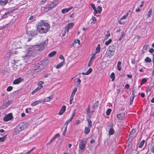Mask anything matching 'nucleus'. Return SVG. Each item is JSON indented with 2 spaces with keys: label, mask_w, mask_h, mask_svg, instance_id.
I'll use <instances>...</instances> for the list:
<instances>
[{
  "label": "nucleus",
  "mask_w": 154,
  "mask_h": 154,
  "mask_svg": "<svg viewBox=\"0 0 154 154\" xmlns=\"http://www.w3.org/2000/svg\"><path fill=\"white\" fill-rule=\"evenodd\" d=\"M8 0H0V5L4 6L8 2Z\"/></svg>",
  "instance_id": "22"
},
{
  "label": "nucleus",
  "mask_w": 154,
  "mask_h": 154,
  "mask_svg": "<svg viewBox=\"0 0 154 154\" xmlns=\"http://www.w3.org/2000/svg\"><path fill=\"white\" fill-rule=\"evenodd\" d=\"M38 90L36 88L35 89H34L33 91L31 93V94H34L36 92L38 91Z\"/></svg>",
  "instance_id": "59"
},
{
  "label": "nucleus",
  "mask_w": 154,
  "mask_h": 154,
  "mask_svg": "<svg viewBox=\"0 0 154 154\" xmlns=\"http://www.w3.org/2000/svg\"><path fill=\"white\" fill-rule=\"evenodd\" d=\"M91 128L88 126H86L85 127L84 129V133L86 134H88L90 131V129Z\"/></svg>",
  "instance_id": "19"
},
{
  "label": "nucleus",
  "mask_w": 154,
  "mask_h": 154,
  "mask_svg": "<svg viewBox=\"0 0 154 154\" xmlns=\"http://www.w3.org/2000/svg\"><path fill=\"white\" fill-rule=\"evenodd\" d=\"M47 44L45 42V41L44 42L40 43L37 46L38 47V50L39 51H42L43 50L44 47Z\"/></svg>",
  "instance_id": "10"
},
{
  "label": "nucleus",
  "mask_w": 154,
  "mask_h": 154,
  "mask_svg": "<svg viewBox=\"0 0 154 154\" xmlns=\"http://www.w3.org/2000/svg\"><path fill=\"white\" fill-rule=\"evenodd\" d=\"M56 51H53L50 53L49 54L48 56L50 57H52L54 56L56 54Z\"/></svg>",
  "instance_id": "27"
},
{
  "label": "nucleus",
  "mask_w": 154,
  "mask_h": 154,
  "mask_svg": "<svg viewBox=\"0 0 154 154\" xmlns=\"http://www.w3.org/2000/svg\"><path fill=\"white\" fill-rule=\"evenodd\" d=\"M73 97L70 96V100H69V104H71L72 103V101L73 99Z\"/></svg>",
  "instance_id": "55"
},
{
  "label": "nucleus",
  "mask_w": 154,
  "mask_h": 154,
  "mask_svg": "<svg viewBox=\"0 0 154 154\" xmlns=\"http://www.w3.org/2000/svg\"><path fill=\"white\" fill-rule=\"evenodd\" d=\"M114 130L113 128H110L109 131V135H112L114 134Z\"/></svg>",
  "instance_id": "28"
},
{
  "label": "nucleus",
  "mask_w": 154,
  "mask_h": 154,
  "mask_svg": "<svg viewBox=\"0 0 154 154\" xmlns=\"http://www.w3.org/2000/svg\"><path fill=\"white\" fill-rule=\"evenodd\" d=\"M117 117L119 119L124 120L125 119V113L122 112L118 114Z\"/></svg>",
  "instance_id": "13"
},
{
  "label": "nucleus",
  "mask_w": 154,
  "mask_h": 154,
  "mask_svg": "<svg viewBox=\"0 0 154 154\" xmlns=\"http://www.w3.org/2000/svg\"><path fill=\"white\" fill-rule=\"evenodd\" d=\"M149 47V45H145L143 46V49L145 50H146Z\"/></svg>",
  "instance_id": "51"
},
{
  "label": "nucleus",
  "mask_w": 154,
  "mask_h": 154,
  "mask_svg": "<svg viewBox=\"0 0 154 154\" xmlns=\"http://www.w3.org/2000/svg\"><path fill=\"white\" fill-rule=\"evenodd\" d=\"M74 25V23L73 22H71L66 25L64 29L66 30L67 33H69V30L71 29L73 27Z\"/></svg>",
  "instance_id": "6"
},
{
  "label": "nucleus",
  "mask_w": 154,
  "mask_h": 154,
  "mask_svg": "<svg viewBox=\"0 0 154 154\" xmlns=\"http://www.w3.org/2000/svg\"><path fill=\"white\" fill-rule=\"evenodd\" d=\"M122 63L120 61H118L117 64V67L118 70L120 71L122 69V67L121 66Z\"/></svg>",
  "instance_id": "25"
},
{
  "label": "nucleus",
  "mask_w": 154,
  "mask_h": 154,
  "mask_svg": "<svg viewBox=\"0 0 154 154\" xmlns=\"http://www.w3.org/2000/svg\"><path fill=\"white\" fill-rule=\"evenodd\" d=\"M30 34L32 36H34L37 35L36 31L34 30V31H32L30 32Z\"/></svg>",
  "instance_id": "37"
},
{
  "label": "nucleus",
  "mask_w": 154,
  "mask_h": 154,
  "mask_svg": "<svg viewBox=\"0 0 154 154\" xmlns=\"http://www.w3.org/2000/svg\"><path fill=\"white\" fill-rule=\"evenodd\" d=\"M59 3V2L58 0H54L50 3L47 6L45 7L44 9V10L46 12L50 11L54 7L57 6Z\"/></svg>",
  "instance_id": "4"
},
{
  "label": "nucleus",
  "mask_w": 154,
  "mask_h": 154,
  "mask_svg": "<svg viewBox=\"0 0 154 154\" xmlns=\"http://www.w3.org/2000/svg\"><path fill=\"white\" fill-rule=\"evenodd\" d=\"M66 109V106H63L61 108V109H60V112L58 113V114L60 115H62L64 113V112L65 111Z\"/></svg>",
  "instance_id": "17"
},
{
  "label": "nucleus",
  "mask_w": 154,
  "mask_h": 154,
  "mask_svg": "<svg viewBox=\"0 0 154 154\" xmlns=\"http://www.w3.org/2000/svg\"><path fill=\"white\" fill-rule=\"evenodd\" d=\"M13 119V116L12 113H9L6 115L3 118V120L5 122L10 121Z\"/></svg>",
  "instance_id": "8"
},
{
  "label": "nucleus",
  "mask_w": 154,
  "mask_h": 154,
  "mask_svg": "<svg viewBox=\"0 0 154 154\" xmlns=\"http://www.w3.org/2000/svg\"><path fill=\"white\" fill-rule=\"evenodd\" d=\"M77 91V88L75 87V88L73 90L72 93L71 94V96L73 97H74V96L75 94V92Z\"/></svg>",
  "instance_id": "32"
},
{
  "label": "nucleus",
  "mask_w": 154,
  "mask_h": 154,
  "mask_svg": "<svg viewBox=\"0 0 154 154\" xmlns=\"http://www.w3.org/2000/svg\"><path fill=\"white\" fill-rule=\"evenodd\" d=\"M10 12L9 11H7L1 17V18H6L8 17L7 16V15L9 14Z\"/></svg>",
  "instance_id": "36"
},
{
  "label": "nucleus",
  "mask_w": 154,
  "mask_h": 154,
  "mask_svg": "<svg viewBox=\"0 0 154 154\" xmlns=\"http://www.w3.org/2000/svg\"><path fill=\"white\" fill-rule=\"evenodd\" d=\"M91 19L92 21L91 22V24H95L97 21V20L96 17H92Z\"/></svg>",
  "instance_id": "33"
},
{
  "label": "nucleus",
  "mask_w": 154,
  "mask_h": 154,
  "mask_svg": "<svg viewBox=\"0 0 154 154\" xmlns=\"http://www.w3.org/2000/svg\"><path fill=\"white\" fill-rule=\"evenodd\" d=\"M27 127V124L23 122H20L17 125L15 129V132L17 134L26 129Z\"/></svg>",
  "instance_id": "3"
},
{
  "label": "nucleus",
  "mask_w": 154,
  "mask_h": 154,
  "mask_svg": "<svg viewBox=\"0 0 154 154\" xmlns=\"http://www.w3.org/2000/svg\"><path fill=\"white\" fill-rule=\"evenodd\" d=\"M81 82V80L79 79H77V83L78 85H79Z\"/></svg>",
  "instance_id": "62"
},
{
  "label": "nucleus",
  "mask_w": 154,
  "mask_h": 154,
  "mask_svg": "<svg viewBox=\"0 0 154 154\" xmlns=\"http://www.w3.org/2000/svg\"><path fill=\"white\" fill-rule=\"evenodd\" d=\"M13 89V87L11 86H9L6 89V90L7 91H10Z\"/></svg>",
  "instance_id": "40"
},
{
  "label": "nucleus",
  "mask_w": 154,
  "mask_h": 154,
  "mask_svg": "<svg viewBox=\"0 0 154 154\" xmlns=\"http://www.w3.org/2000/svg\"><path fill=\"white\" fill-rule=\"evenodd\" d=\"M98 101H97L95 102L94 103L93 106L92 108L93 109H97L98 106Z\"/></svg>",
  "instance_id": "23"
},
{
  "label": "nucleus",
  "mask_w": 154,
  "mask_h": 154,
  "mask_svg": "<svg viewBox=\"0 0 154 154\" xmlns=\"http://www.w3.org/2000/svg\"><path fill=\"white\" fill-rule=\"evenodd\" d=\"M147 63H150L152 62V60L149 57H147L144 60Z\"/></svg>",
  "instance_id": "30"
},
{
  "label": "nucleus",
  "mask_w": 154,
  "mask_h": 154,
  "mask_svg": "<svg viewBox=\"0 0 154 154\" xmlns=\"http://www.w3.org/2000/svg\"><path fill=\"white\" fill-rule=\"evenodd\" d=\"M154 50L153 48H151L149 50V51L150 53H152L153 52Z\"/></svg>",
  "instance_id": "63"
},
{
  "label": "nucleus",
  "mask_w": 154,
  "mask_h": 154,
  "mask_svg": "<svg viewBox=\"0 0 154 154\" xmlns=\"http://www.w3.org/2000/svg\"><path fill=\"white\" fill-rule=\"evenodd\" d=\"M108 50H107L106 54L107 57L110 58L114 55L115 53L116 47L114 45H110L108 48Z\"/></svg>",
  "instance_id": "2"
},
{
  "label": "nucleus",
  "mask_w": 154,
  "mask_h": 154,
  "mask_svg": "<svg viewBox=\"0 0 154 154\" xmlns=\"http://www.w3.org/2000/svg\"><path fill=\"white\" fill-rule=\"evenodd\" d=\"M110 78L112 79V81H113L115 79V75L114 72H112L110 75Z\"/></svg>",
  "instance_id": "34"
},
{
  "label": "nucleus",
  "mask_w": 154,
  "mask_h": 154,
  "mask_svg": "<svg viewBox=\"0 0 154 154\" xmlns=\"http://www.w3.org/2000/svg\"><path fill=\"white\" fill-rule=\"evenodd\" d=\"M65 63V61H64V60H63V61L60 63H59V64H57L56 66V68H57V69H59L61 67H62L63 64H64V63Z\"/></svg>",
  "instance_id": "26"
},
{
  "label": "nucleus",
  "mask_w": 154,
  "mask_h": 154,
  "mask_svg": "<svg viewBox=\"0 0 154 154\" xmlns=\"http://www.w3.org/2000/svg\"><path fill=\"white\" fill-rule=\"evenodd\" d=\"M145 142V140H142L139 144V145L138 146L140 148H141L143 146Z\"/></svg>",
  "instance_id": "31"
},
{
  "label": "nucleus",
  "mask_w": 154,
  "mask_h": 154,
  "mask_svg": "<svg viewBox=\"0 0 154 154\" xmlns=\"http://www.w3.org/2000/svg\"><path fill=\"white\" fill-rule=\"evenodd\" d=\"M128 13H126L125 14L122 16L121 18V20H124L126 19L128 16Z\"/></svg>",
  "instance_id": "44"
},
{
  "label": "nucleus",
  "mask_w": 154,
  "mask_h": 154,
  "mask_svg": "<svg viewBox=\"0 0 154 154\" xmlns=\"http://www.w3.org/2000/svg\"><path fill=\"white\" fill-rule=\"evenodd\" d=\"M73 8L72 6H71L67 8L63 9L62 10L61 12L63 14L66 13L71 10Z\"/></svg>",
  "instance_id": "14"
},
{
  "label": "nucleus",
  "mask_w": 154,
  "mask_h": 154,
  "mask_svg": "<svg viewBox=\"0 0 154 154\" xmlns=\"http://www.w3.org/2000/svg\"><path fill=\"white\" fill-rule=\"evenodd\" d=\"M96 54L95 53H94L92 54V56L90 58V60H93L96 57V55L95 54Z\"/></svg>",
  "instance_id": "50"
},
{
  "label": "nucleus",
  "mask_w": 154,
  "mask_h": 154,
  "mask_svg": "<svg viewBox=\"0 0 154 154\" xmlns=\"http://www.w3.org/2000/svg\"><path fill=\"white\" fill-rule=\"evenodd\" d=\"M60 135L59 134L57 133L52 138L53 140H54L57 137H60Z\"/></svg>",
  "instance_id": "43"
},
{
  "label": "nucleus",
  "mask_w": 154,
  "mask_h": 154,
  "mask_svg": "<svg viewBox=\"0 0 154 154\" xmlns=\"http://www.w3.org/2000/svg\"><path fill=\"white\" fill-rule=\"evenodd\" d=\"M81 121L79 120H77L75 121L74 123V125H78L80 123Z\"/></svg>",
  "instance_id": "46"
},
{
  "label": "nucleus",
  "mask_w": 154,
  "mask_h": 154,
  "mask_svg": "<svg viewBox=\"0 0 154 154\" xmlns=\"http://www.w3.org/2000/svg\"><path fill=\"white\" fill-rule=\"evenodd\" d=\"M92 61L93 60H91L90 59L89 60L88 63V67H90L91 66Z\"/></svg>",
  "instance_id": "53"
},
{
  "label": "nucleus",
  "mask_w": 154,
  "mask_h": 154,
  "mask_svg": "<svg viewBox=\"0 0 154 154\" xmlns=\"http://www.w3.org/2000/svg\"><path fill=\"white\" fill-rule=\"evenodd\" d=\"M112 42V40L111 39H109L105 43V45L107 46L111 43Z\"/></svg>",
  "instance_id": "35"
},
{
  "label": "nucleus",
  "mask_w": 154,
  "mask_h": 154,
  "mask_svg": "<svg viewBox=\"0 0 154 154\" xmlns=\"http://www.w3.org/2000/svg\"><path fill=\"white\" fill-rule=\"evenodd\" d=\"M33 51H32V50L30 49L29 50L28 53V55H31V54L32 53H33Z\"/></svg>",
  "instance_id": "54"
},
{
  "label": "nucleus",
  "mask_w": 154,
  "mask_h": 154,
  "mask_svg": "<svg viewBox=\"0 0 154 154\" xmlns=\"http://www.w3.org/2000/svg\"><path fill=\"white\" fill-rule=\"evenodd\" d=\"M97 10L96 9L95 10L94 13L95 14H100V13L102 11V7L100 6H98L97 7Z\"/></svg>",
  "instance_id": "18"
},
{
  "label": "nucleus",
  "mask_w": 154,
  "mask_h": 154,
  "mask_svg": "<svg viewBox=\"0 0 154 154\" xmlns=\"http://www.w3.org/2000/svg\"><path fill=\"white\" fill-rule=\"evenodd\" d=\"M59 58L61 59V60H63L64 61V60H65V59H64V57H63V56L62 55H60L59 56Z\"/></svg>",
  "instance_id": "57"
},
{
  "label": "nucleus",
  "mask_w": 154,
  "mask_h": 154,
  "mask_svg": "<svg viewBox=\"0 0 154 154\" xmlns=\"http://www.w3.org/2000/svg\"><path fill=\"white\" fill-rule=\"evenodd\" d=\"M131 62L132 64H135V60L134 59H131Z\"/></svg>",
  "instance_id": "64"
},
{
  "label": "nucleus",
  "mask_w": 154,
  "mask_h": 154,
  "mask_svg": "<svg viewBox=\"0 0 154 154\" xmlns=\"http://www.w3.org/2000/svg\"><path fill=\"white\" fill-rule=\"evenodd\" d=\"M134 97H132V96H131L130 98V105H131L133 103V100L134 99Z\"/></svg>",
  "instance_id": "39"
},
{
  "label": "nucleus",
  "mask_w": 154,
  "mask_h": 154,
  "mask_svg": "<svg viewBox=\"0 0 154 154\" xmlns=\"http://www.w3.org/2000/svg\"><path fill=\"white\" fill-rule=\"evenodd\" d=\"M100 45L99 44L97 45V46L96 48L95 53L96 54H98L100 52Z\"/></svg>",
  "instance_id": "24"
},
{
  "label": "nucleus",
  "mask_w": 154,
  "mask_h": 154,
  "mask_svg": "<svg viewBox=\"0 0 154 154\" xmlns=\"http://www.w3.org/2000/svg\"><path fill=\"white\" fill-rule=\"evenodd\" d=\"M67 127L66 126L65 129L63 132V136H65V135L66 133V131L67 130Z\"/></svg>",
  "instance_id": "58"
},
{
  "label": "nucleus",
  "mask_w": 154,
  "mask_h": 154,
  "mask_svg": "<svg viewBox=\"0 0 154 154\" xmlns=\"http://www.w3.org/2000/svg\"><path fill=\"white\" fill-rule=\"evenodd\" d=\"M53 98V97L51 96L48 97H45L42 101L44 103L46 102H49L51 101Z\"/></svg>",
  "instance_id": "21"
},
{
  "label": "nucleus",
  "mask_w": 154,
  "mask_h": 154,
  "mask_svg": "<svg viewBox=\"0 0 154 154\" xmlns=\"http://www.w3.org/2000/svg\"><path fill=\"white\" fill-rule=\"evenodd\" d=\"M152 9H151L149 10V11L148 12V13L147 17H151V16L152 15Z\"/></svg>",
  "instance_id": "41"
},
{
  "label": "nucleus",
  "mask_w": 154,
  "mask_h": 154,
  "mask_svg": "<svg viewBox=\"0 0 154 154\" xmlns=\"http://www.w3.org/2000/svg\"><path fill=\"white\" fill-rule=\"evenodd\" d=\"M111 111H112V110L111 109H110V108L108 109L107 110L106 112V115L107 116L109 115L110 114Z\"/></svg>",
  "instance_id": "38"
},
{
  "label": "nucleus",
  "mask_w": 154,
  "mask_h": 154,
  "mask_svg": "<svg viewBox=\"0 0 154 154\" xmlns=\"http://www.w3.org/2000/svg\"><path fill=\"white\" fill-rule=\"evenodd\" d=\"M23 79L19 77L16 79H15L13 82V84L14 85H18L21 83L23 81Z\"/></svg>",
  "instance_id": "12"
},
{
  "label": "nucleus",
  "mask_w": 154,
  "mask_h": 154,
  "mask_svg": "<svg viewBox=\"0 0 154 154\" xmlns=\"http://www.w3.org/2000/svg\"><path fill=\"white\" fill-rule=\"evenodd\" d=\"M122 20H121V19H120L119 21H118V22L120 24H121V25H123V24H124L125 23V21H122Z\"/></svg>",
  "instance_id": "48"
},
{
  "label": "nucleus",
  "mask_w": 154,
  "mask_h": 154,
  "mask_svg": "<svg viewBox=\"0 0 154 154\" xmlns=\"http://www.w3.org/2000/svg\"><path fill=\"white\" fill-rule=\"evenodd\" d=\"M110 36V34L109 30L107 31L106 35L105 36L104 39H107Z\"/></svg>",
  "instance_id": "29"
},
{
  "label": "nucleus",
  "mask_w": 154,
  "mask_h": 154,
  "mask_svg": "<svg viewBox=\"0 0 154 154\" xmlns=\"http://www.w3.org/2000/svg\"><path fill=\"white\" fill-rule=\"evenodd\" d=\"M108 127H110V128H113V125L112 123L111 124H108L107 125Z\"/></svg>",
  "instance_id": "56"
},
{
  "label": "nucleus",
  "mask_w": 154,
  "mask_h": 154,
  "mask_svg": "<svg viewBox=\"0 0 154 154\" xmlns=\"http://www.w3.org/2000/svg\"><path fill=\"white\" fill-rule=\"evenodd\" d=\"M35 149V148H32L30 150L28 151L26 153L27 154H29L32 151Z\"/></svg>",
  "instance_id": "60"
},
{
  "label": "nucleus",
  "mask_w": 154,
  "mask_h": 154,
  "mask_svg": "<svg viewBox=\"0 0 154 154\" xmlns=\"http://www.w3.org/2000/svg\"><path fill=\"white\" fill-rule=\"evenodd\" d=\"M94 112V111H91L90 109V106L89 105H88V108L86 109V114L87 115V116H89V115H91Z\"/></svg>",
  "instance_id": "16"
},
{
  "label": "nucleus",
  "mask_w": 154,
  "mask_h": 154,
  "mask_svg": "<svg viewBox=\"0 0 154 154\" xmlns=\"http://www.w3.org/2000/svg\"><path fill=\"white\" fill-rule=\"evenodd\" d=\"M8 106L6 105V104L5 103L1 106V108L2 109H5L7 108Z\"/></svg>",
  "instance_id": "52"
},
{
  "label": "nucleus",
  "mask_w": 154,
  "mask_h": 154,
  "mask_svg": "<svg viewBox=\"0 0 154 154\" xmlns=\"http://www.w3.org/2000/svg\"><path fill=\"white\" fill-rule=\"evenodd\" d=\"M36 66L34 68V70L37 72L41 71L44 69L43 66L42 64L37 63Z\"/></svg>",
  "instance_id": "7"
},
{
  "label": "nucleus",
  "mask_w": 154,
  "mask_h": 154,
  "mask_svg": "<svg viewBox=\"0 0 154 154\" xmlns=\"http://www.w3.org/2000/svg\"><path fill=\"white\" fill-rule=\"evenodd\" d=\"M147 80L146 78L143 79L141 80V85H142L143 84L146 82Z\"/></svg>",
  "instance_id": "42"
},
{
  "label": "nucleus",
  "mask_w": 154,
  "mask_h": 154,
  "mask_svg": "<svg viewBox=\"0 0 154 154\" xmlns=\"http://www.w3.org/2000/svg\"><path fill=\"white\" fill-rule=\"evenodd\" d=\"M12 100H9L5 103L6 105L8 106L12 102Z\"/></svg>",
  "instance_id": "45"
},
{
  "label": "nucleus",
  "mask_w": 154,
  "mask_h": 154,
  "mask_svg": "<svg viewBox=\"0 0 154 154\" xmlns=\"http://www.w3.org/2000/svg\"><path fill=\"white\" fill-rule=\"evenodd\" d=\"M42 102V101L40 100L35 101L34 102L32 103L31 104V106H34L38 104L39 103H41Z\"/></svg>",
  "instance_id": "20"
},
{
  "label": "nucleus",
  "mask_w": 154,
  "mask_h": 154,
  "mask_svg": "<svg viewBox=\"0 0 154 154\" xmlns=\"http://www.w3.org/2000/svg\"><path fill=\"white\" fill-rule=\"evenodd\" d=\"M75 113H73L71 115L70 118L68 120H66L64 123V125H66V126L67 127L68 125L72 121L73 118L74 116H75Z\"/></svg>",
  "instance_id": "11"
},
{
  "label": "nucleus",
  "mask_w": 154,
  "mask_h": 154,
  "mask_svg": "<svg viewBox=\"0 0 154 154\" xmlns=\"http://www.w3.org/2000/svg\"><path fill=\"white\" fill-rule=\"evenodd\" d=\"M135 133V131L134 130H132V131L131 132L130 134V135H131V136H133V135H132V134H134Z\"/></svg>",
  "instance_id": "61"
},
{
  "label": "nucleus",
  "mask_w": 154,
  "mask_h": 154,
  "mask_svg": "<svg viewBox=\"0 0 154 154\" xmlns=\"http://www.w3.org/2000/svg\"><path fill=\"white\" fill-rule=\"evenodd\" d=\"M44 83L42 81H40L38 84V87L36 88L38 91L42 89L43 86L42 85Z\"/></svg>",
  "instance_id": "15"
},
{
  "label": "nucleus",
  "mask_w": 154,
  "mask_h": 154,
  "mask_svg": "<svg viewBox=\"0 0 154 154\" xmlns=\"http://www.w3.org/2000/svg\"><path fill=\"white\" fill-rule=\"evenodd\" d=\"M91 117V115L87 116L86 119L88 122V126L91 128L92 127V122L90 119Z\"/></svg>",
  "instance_id": "9"
},
{
  "label": "nucleus",
  "mask_w": 154,
  "mask_h": 154,
  "mask_svg": "<svg viewBox=\"0 0 154 154\" xmlns=\"http://www.w3.org/2000/svg\"><path fill=\"white\" fill-rule=\"evenodd\" d=\"M92 69L91 68H90L88 69L87 71L86 72H87L88 75L89 74H90L91 73V72H92Z\"/></svg>",
  "instance_id": "49"
},
{
  "label": "nucleus",
  "mask_w": 154,
  "mask_h": 154,
  "mask_svg": "<svg viewBox=\"0 0 154 154\" xmlns=\"http://www.w3.org/2000/svg\"><path fill=\"white\" fill-rule=\"evenodd\" d=\"M86 141L87 140L85 138L80 140L79 146V151L81 152L84 151L86 146Z\"/></svg>",
  "instance_id": "5"
},
{
  "label": "nucleus",
  "mask_w": 154,
  "mask_h": 154,
  "mask_svg": "<svg viewBox=\"0 0 154 154\" xmlns=\"http://www.w3.org/2000/svg\"><path fill=\"white\" fill-rule=\"evenodd\" d=\"M36 27L37 31L41 34L47 32L50 28V24L43 20L39 21Z\"/></svg>",
  "instance_id": "1"
},
{
  "label": "nucleus",
  "mask_w": 154,
  "mask_h": 154,
  "mask_svg": "<svg viewBox=\"0 0 154 154\" xmlns=\"http://www.w3.org/2000/svg\"><path fill=\"white\" fill-rule=\"evenodd\" d=\"M90 5L91 7L93 8V9L94 11H95V10L96 9V7H95V6L92 3H91L90 4Z\"/></svg>",
  "instance_id": "47"
}]
</instances>
